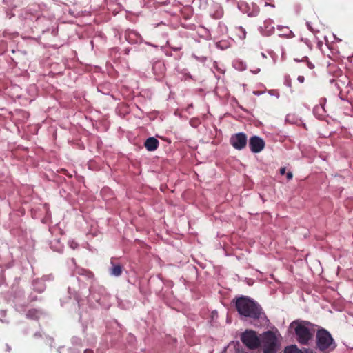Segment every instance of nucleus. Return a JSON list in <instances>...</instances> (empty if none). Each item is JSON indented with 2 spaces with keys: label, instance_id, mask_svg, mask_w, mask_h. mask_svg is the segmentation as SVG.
I'll list each match as a JSON object with an SVG mask.
<instances>
[{
  "label": "nucleus",
  "instance_id": "7ed1b4c3",
  "mask_svg": "<svg viewBox=\"0 0 353 353\" xmlns=\"http://www.w3.org/2000/svg\"><path fill=\"white\" fill-rule=\"evenodd\" d=\"M242 343L249 349L254 350L260 346L261 341L257 336L256 332L253 330H245L241 336Z\"/></svg>",
  "mask_w": 353,
  "mask_h": 353
},
{
  "label": "nucleus",
  "instance_id": "20e7f679",
  "mask_svg": "<svg viewBox=\"0 0 353 353\" xmlns=\"http://www.w3.org/2000/svg\"><path fill=\"white\" fill-rule=\"evenodd\" d=\"M236 309H261L260 305L247 296H241L236 299Z\"/></svg>",
  "mask_w": 353,
  "mask_h": 353
},
{
  "label": "nucleus",
  "instance_id": "f03ea898",
  "mask_svg": "<svg viewBox=\"0 0 353 353\" xmlns=\"http://www.w3.org/2000/svg\"><path fill=\"white\" fill-rule=\"evenodd\" d=\"M261 342L263 353H276L277 338L273 332L267 331L264 332Z\"/></svg>",
  "mask_w": 353,
  "mask_h": 353
},
{
  "label": "nucleus",
  "instance_id": "2eb2a0df",
  "mask_svg": "<svg viewBox=\"0 0 353 353\" xmlns=\"http://www.w3.org/2000/svg\"><path fill=\"white\" fill-rule=\"evenodd\" d=\"M303 56H299V57H294V61H296V62H303V61H301V58H302Z\"/></svg>",
  "mask_w": 353,
  "mask_h": 353
},
{
  "label": "nucleus",
  "instance_id": "6e6552de",
  "mask_svg": "<svg viewBox=\"0 0 353 353\" xmlns=\"http://www.w3.org/2000/svg\"><path fill=\"white\" fill-rule=\"evenodd\" d=\"M111 267L109 268L110 275L119 276L123 272V267L119 263H115L112 259L110 261Z\"/></svg>",
  "mask_w": 353,
  "mask_h": 353
},
{
  "label": "nucleus",
  "instance_id": "9d476101",
  "mask_svg": "<svg viewBox=\"0 0 353 353\" xmlns=\"http://www.w3.org/2000/svg\"><path fill=\"white\" fill-rule=\"evenodd\" d=\"M284 353H314L311 349H305L302 351L296 347V345H291L285 348Z\"/></svg>",
  "mask_w": 353,
  "mask_h": 353
},
{
  "label": "nucleus",
  "instance_id": "9b49d317",
  "mask_svg": "<svg viewBox=\"0 0 353 353\" xmlns=\"http://www.w3.org/2000/svg\"><path fill=\"white\" fill-rule=\"evenodd\" d=\"M260 310H238L241 315H243L245 316H255L257 314H259Z\"/></svg>",
  "mask_w": 353,
  "mask_h": 353
},
{
  "label": "nucleus",
  "instance_id": "39448f33",
  "mask_svg": "<svg viewBox=\"0 0 353 353\" xmlns=\"http://www.w3.org/2000/svg\"><path fill=\"white\" fill-rule=\"evenodd\" d=\"M295 333L297 336L298 341L303 344L306 345L312 337V333L310 330L305 325L299 324L295 328Z\"/></svg>",
  "mask_w": 353,
  "mask_h": 353
},
{
  "label": "nucleus",
  "instance_id": "f8f14e48",
  "mask_svg": "<svg viewBox=\"0 0 353 353\" xmlns=\"http://www.w3.org/2000/svg\"><path fill=\"white\" fill-rule=\"evenodd\" d=\"M77 274L79 275L85 276L88 279H92L94 277V274L91 271L83 269V268L78 269Z\"/></svg>",
  "mask_w": 353,
  "mask_h": 353
},
{
  "label": "nucleus",
  "instance_id": "a211bd4d",
  "mask_svg": "<svg viewBox=\"0 0 353 353\" xmlns=\"http://www.w3.org/2000/svg\"><path fill=\"white\" fill-rule=\"evenodd\" d=\"M84 353H94L93 351L92 350H90V349H86L85 351H84Z\"/></svg>",
  "mask_w": 353,
  "mask_h": 353
},
{
  "label": "nucleus",
  "instance_id": "f257e3e1",
  "mask_svg": "<svg viewBox=\"0 0 353 353\" xmlns=\"http://www.w3.org/2000/svg\"><path fill=\"white\" fill-rule=\"evenodd\" d=\"M316 348L323 353H330L336 347L330 333L325 329L318 330L316 335Z\"/></svg>",
  "mask_w": 353,
  "mask_h": 353
},
{
  "label": "nucleus",
  "instance_id": "6ab92c4d",
  "mask_svg": "<svg viewBox=\"0 0 353 353\" xmlns=\"http://www.w3.org/2000/svg\"><path fill=\"white\" fill-rule=\"evenodd\" d=\"M161 65V64H160V63H156V64H154V68H155V67H156L157 65Z\"/></svg>",
  "mask_w": 353,
  "mask_h": 353
},
{
  "label": "nucleus",
  "instance_id": "4468645a",
  "mask_svg": "<svg viewBox=\"0 0 353 353\" xmlns=\"http://www.w3.org/2000/svg\"><path fill=\"white\" fill-rule=\"evenodd\" d=\"M297 80L300 82V83H303L304 81H305V78L303 76H299L298 78H297Z\"/></svg>",
  "mask_w": 353,
  "mask_h": 353
},
{
  "label": "nucleus",
  "instance_id": "423d86ee",
  "mask_svg": "<svg viewBox=\"0 0 353 353\" xmlns=\"http://www.w3.org/2000/svg\"><path fill=\"white\" fill-rule=\"evenodd\" d=\"M230 143L236 150H241L247 145V136L243 132L236 133L230 137Z\"/></svg>",
  "mask_w": 353,
  "mask_h": 353
},
{
  "label": "nucleus",
  "instance_id": "dca6fc26",
  "mask_svg": "<svg viewBox=\"0 0 353 353\" xmlns=\"http://www.w3.org/2000/svg\"><path fill=\"white\" fill-rule=\"evenodd\" d=\"M292 176H293V175H292V173L291 172H289L288 173H287V179L288 180L292 179Z\"/></svg>",
  "mask_w": 353,
  "mask_h": 353
},
{
  "label": "nucleus",
  "instance_id": "ddd939ff",
  "mask_svg": "<svg viewBox=\"0 0 353 353\" xmlns=\"http://www.w3.org/2000/svg\"><path fill=\"white\" fill-rule=\"evenodd\" d=\"M301 61H303V62H306L307 63V67L310 68V69H314V65L308 60V57L306 56V55H303L301 58Z\"/></svg>",
  "mask_w": 353,
  "mask_h": 353
},
{
  "label": "nucleus",
  "instance_id": "f3484780",
  "mask_svg": "<svg viewBox=\"0 0 353 353\" xmlns=\"http://www.w3.org/2000/svg\"><path fill=\"white\" fill-rule=\"evenodd\" d=\"M285 170H285V168H284V167H283V168H281L280 169V173H281V174H282V175L285 174Z\"/></svg>",
  "mask_w": 353,
  "mask_h": 353
},
{
  "label": "nucleus",
  "instance_id": "1a4fd4ad",
  "mask_svg": "<svg viewBox=\"0 0 353 353\" xmlns=\"http://www.w3.org/2000/svg\"><path fill=\"white\" fill-rule=\"evenodd\" d=\"M159 145V141L154 137H149L144 143V146L148 151L156 150Z\"/></svg>",
  "mask_w": 353,
  "mask_h": 353
},
{
  "label": "nucleus",
  "instance_id": "0eeeda50",
  "mask_svg": "<svg viewBox=\"0 0 353 353\" xmlns=\"http://www.w3.org/2000/svg\"><path fill=\"white\" fill-rule=\"evenodd\" d=\"M249 147L254 153H259L265 148V141L258 136H252L249 140Z\"/></svg>",
  "mask_w": 353,
  "mask_h": 353
}]
</instances>
